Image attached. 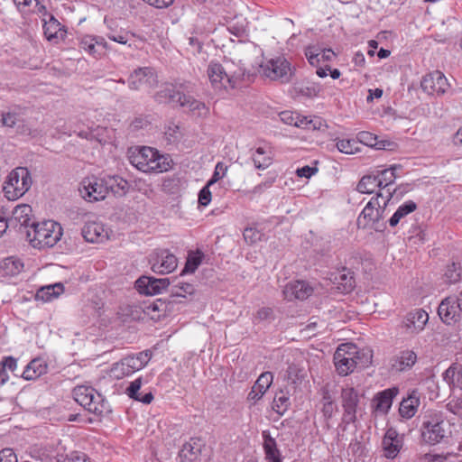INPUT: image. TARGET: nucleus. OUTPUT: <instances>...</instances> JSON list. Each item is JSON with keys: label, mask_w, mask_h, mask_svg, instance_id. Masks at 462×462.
Wrapping results in <instances>:
<instances>
[{"label": "nucleus", "mask_w": 462, "mask_h": 462, "mask_svg": "<svg viewBox=\"0 0 462 462\" xmlns=\"http://www.w3.org/2000/svg\"><path fill=\"white\" fill-rule=\"evenodd\" d=\"M429 316L428 313L421 310L418 309L414 311H411L407 314L405 319L403 321L404 327L411 333H419L424 328V326L428 322Z\"/></svg>", "instance_id": "5701e85b"}, {"label": "nucleus", "mask_w": 462, "mask_h": 462, "mask_svg": "<svg viewBox=\"0 0 462 462\" xmlns=\"http://www.w3.org/2000/svg\"><path fill=\"white\" fill-rule=\"evenodd\" d=\"M142 377L135 379L126 388L125 393L131 399L141 402L144 404H149L153 400V394L152 393V392H149L143 395L139 392L142 386Z\"/></svg>", "instance_id": "7c9ffc66"}, {"label": "nucleus", "mask_w": 462, "mask_h": 462, "mask_svg": "<svg viewBox=\"0 0 462 462\" xmlns=\"http://www.w3.org/2000/svg\"><path fill=\"white\" fill-rule=\"evenodd\" d=\"M337 281V287L343 293H348L356 286V281L353 273L344 270L335 278Z\"/></svg>", "instance_id": "4c0bfd02"}, {"label": "nucleus", "mask_w": 462, "mask_h": 462, "mask_svg": "<svg viewBox=\"0 0 462 462\" xmlns=\"http://www.w3.org/2000/svg\"><path fill=\"white\" fill-rule=\"evenodd\" d=\"M58 462H90L84 453L73 452L70 455L60 456Z\"/></svg>", "instance_id": "3c124183"}, {"label": "nucleus", "mask_w": 462, "mask_h": 462, "mask_svg": "<svg viewBox=\"0 0 462 462\" xmlns=\"http://www.w3.org/2000/svg\"><path fill=\"white\" fill-rule=\"evenodd\" d=\"M180 88H182V92L180 96L178 97L179 105L188 109L192 116L198 117H206L209 114V108L206 106V104L202 101H199L194 98L190 93L194 91L195 85L190 81H184L180 83Z\"/></svg>", "instance_id": "0eeeda50"}, {"label": "nucleus", "mask_w": 462, "mask_h": 462, "mask_svg": "<svg viewBox=\"0 0 462 462\" xmlns=\"http://www.w3.org/2000/svg\"><path fill=\"white\" fill-rule=\"evenodd\" d=\"M207 75L213 88L222 90L229 87L227 66L224 67L218 62L210 61L207 69Z\"/></svg>", "instance_id": "f3484780"}, {"label": "nucleus", "mask_w": 462, "mask_h": 462, "mask_svg": "<svg viewBox=\"0 0 462 462\" xmlns=\"http://www.w3.org/2000/svg\"><path fill=\"white\" fill-rule=\"evenodd\" d=\"M81 235L87 242L99 243L107 239V231L101 223L89 222L87 223L82 230Z\"/></svg>", "instance_id": "b1692460"}, {"label": "nucleus", "mask_w": 462, "mask_h": 462, "mask_svg": "<svg viewBox=\"0 0 462 462\" xmlns=\"http://www.w3.org/2000/svg\"><path fill=\"white\" fill-rule=\"evenodd\" d=\"M356 345L351 343L341 344L334 354V364L339 375L346 376L355 369V364L352 356H355Z\"/></svg>", "instance_id": "1a4fd4ad"}, {"label": "nucleus", "mask_w": 462, "mask_h": 462, "mask_svg": "<svg viewBox=\"0 0 462 462\" xmlns=\"http://www.w3.org/2000/svg\"><path fill=\"white\" fill-rule=\"evenodd\" d=\"M17 115L15 113H4L2 115L3 125L13 127L16 124Z\"/></svg>", "instance_id": "680f3d73"}, {"label": "nucleus", "mask_w": 462, "mask_h": 462, "mask_svg": "<svg viewBox=\"0 0 462 462\" xmlns=\"http://www.w3.org/2000/svg\"><path fill=\"white\" fill-rule=\"evenodd\" d=\"M32 185L30 172L26 168L19 167L12 171L5 182L4 191L9 200L22 197Z\"/></svg>", "instance_id": "39448f33"}, {"label": "nucleus", "mask_w": 462, "mask_h": 462, "mask_svg": "<svg viewBox=\"0 0 462 462\" xmlns=\"http://www.w3.org/2000/svg\"><path fill=\"white\" fill-rule=\"evenodd\" d=\"M29 244L38 249L53 247L61 238V226L53 220L35 222L32 228L25 231Z\"/></svg>", "instance_id": "f03ea898"}, {"label": "nucleus", "mask_w": 462, "mask_h": 462, "mask_svg": "<svg viewBox=\"0 0 462 462\" xmlns=\"http://www.w3.org/2000/svg\"><path fill=\"white\" fill-rule=\"evenodd\" d=\"M281 119L282 122H284L287 125H294L297 119V115L294 116L292 113L290 112H282L281 115Z\"/></svg>", "instance_id": "774afa93"}, {"label": "nucleus", "mask_w": 462, "mask_h": 462, "mask_svg": "<svg viewBox=\"0 0 462 462\" xmlns=\"http://www.w3.org/2000/svg\"><path fill=\"white\" fill-rule=\"evenodd\" d=\"M74 400L89 412L100 415L104 412L106 402L102 394L90 386L79 385L73 389Z\"/></svg>", "instance_id": "423d86ee"}, {"label": "nucleus", "mask_w": 462, "mask_h": 462, "mask_svg": "<svg viewBox=\"0 0 462 462\" xmlns=\"http://www.w3.org/2000/svg\"><path fill=\"white\" fill-rule=\"evenodd\" d=\"M262 68L267 78L272 80H280L282 83L290 82L293 75L291 63L284 57L271 59Z\"/></svg>", "instance_id": "6e6552de"}, {"label": "nucleus", "mask_w": 462, "mask_h": 462, "mask_svg": "<svg viewBox=\"0 0 462 462\" xmlns=\"http://www.w3.org/2000/svg\"><path fill=\"white\" fill-rule=\"evenodd\" d=\"M337 407L335 402L333 403H322V409L321 411L323 413V416L328 420L332 418L334 412L337 411Z\"/></svg>", "instance_id": "e2e57ef3"}, {"label": "nucleus", "mask_w": 462, "mask_h": 462, "mask_svg": "<svg viewBox=\"0 0 462 462\" xmlns=\"http://www.w3.org/2000/svg\"><path fill=\"white\" fill-rule=\"evenodd\" d=\"M358 141L365 145L374 147L376 149H384L385 144L383 141H378V138L375 134L363 131L358 134Z\"/></svg>", "instance_id": "37998d69"}, {"label": "nucleus", "mask_w": 462, "mask_h": 462, "mask_svg": "<svg viewBox=\"0 0 462 462\" xmlns=\"http://www.w3.org/2000/svg\"><path fill=\"white\" fill-rule=\"evenodd\" d=\"M203 254L200 252L190 253L188 255L183 273H194L201 263Z\"/></svg>", "instance_id": "a18cd8bd"}, {"label": "nucleus", "mask_w": 462, "mask_h": 462, "mask_svg": "<svg viewBox=\"0 0 462 462\" xmlns=\"http://www.w3.org/2000/svg\"><path fill=\"white\" fill-rule=\"evenodd\" d=\"M421 88L429 95L444 94L448 83L444 74L439 70L425 75L420 82Z\"/></svg>", "instance_id": "4468645a"}, {"label": "nucleus", "mask_w": 462, "mask_h": 462, "mask_svg": "<svg viewBox=\"0 0 462 462\" xmlns=\"http://www.w3.org/2000/svg\"><path fill=\"white\" fill-rule=\"evenodd\" d=\"M403 446V435L397 432L394 428H389L383 439L384 457L395 458Z\"/></svg>", "instance_id": "6ab92c4d"}, {"label": "nucleus", "mask_w": 462, "mask_h": 462, "mask_svg": "<svg viewBox=\"0 0 462 462\" xmlns=\"http://www.w3.org/2000/svg\"><path fill=\"white\" fill-rule=\"evenodd\" d=\"M165 136L168 142L175 143L181 137L180 128L173 122H170L165 128Z\"/></svg>", "instance_id": "09e8293b"}, {"label": "nucleus", "mask_w": 462, "mask_h": 462, "mask_svg": "<svg viewBox=\"0 0 462 462\" xmlns=\"http://www.w3.org/2000/svg\"><path fill=\"white\" fill-rule=\"evenodd\" d=\"M170 284V281L167 278H153L143 276L136 281V286L138 291L145 295H155L159 294L165 290Z\"/></svg>", "instance_id": "aec40b11"}, {"label": "nucleus", "mask_w": 462, "mask_h": 462, "mask_svg": "<svg viewBox=\"0 0 462 462\" xmlns=\"http://www.w3.org/2000/svg\"><path fill=\"white\" fill-rule=\"evenodd\" d=\"M129 162L143 172H164L171 169L172 160L152 147L143 146L129 151Z\"/></svg>", "instance_id": "f257e3e1"}, {"label": "nucleus", "mask_w": 462, "mask_h": 462, "mask_svg": "<svg viewBox=\"0 0 462 462\" xmlns=\"http://www.w3.org/2000/svg\"><path fill=\"white\" fill-rule=\"evenodd\" d=\"M400 168L401 165H393L389 169L381 171L380 173L376 176L381 182L379 188L383 190L389 189V186L392 185L396 179L395 171Z\"/></svg>", "instance_id": "a19ab883"}, {"label": "nucleus", "mask_w": 462, "mask_h": 462, "mask_svg": "<svg viewBox=\"0 0 462 462\" xmlns=\"http://www.w3.org/2000/svg\"><path fill=\"white\" fill-rule=\"evenodd\" d=\"M379 208L378 198H372L357 217L356 225L358 228H376V224L383 217V209Z\"/></svg>", "instance_id": "f8f14e48"}, {"label": "nucleus", "mask_w": 462, "mask_h": 462, "mask_svg": "<svg viewBox=\"0 0 462 462\" xmlns=\"http://www.w3.org/2000/svg\"><path fill=\"white\" fill-rule=\"evenodd\" d=\"M417 208V204L412 200H408L402 205H401L397 210L393 213V215L389 219V225L392 227L396 226L402 218H404L407 215L412 213Z\"/></svg>", "instance_id": "f704fd0d"}, {"label": "nucleus", "mask_w": 462, "mask_h": 462, "mask_svg": "<svg viewBox=\"0 0 462 462\" xmlns=\"http://www.w3.org/2000/svg\"><path fill=\"white\" fill-rule=\"evenodd\" d=\"M156 84L157 77L153 69L149 67L134 69L128 78V87L133 90H139L144 85L153 87Z\"/></svg>", "instance_id": "2eb2a0df"}, {"label": "nucleus", "mask_w": 462, "mask_h": 462, "mask_svg": "<svg viewBox=\"0 0 462 462\" xmlns=\"http://www.w3.org/2000/svg\"><path fill=\"white\" fill-rule=\"evenodd\" d=\"M443 379L449 384L457 385V364L452 365L443 373Z\"/></svg>", "instance_id": "864d4df0"}, {"label": "nucleus", "mask_w": 462, "mask_h": 462, "mask_svg": "<svg viewBox=\"0 0 462 462\" xmlns=\"http://www.w3.org/2000/svg\"><path fill=\"white\" fill-rule=\"evenodd\" d=\"M227 65V68H228V79H227V83H228V86L229 88H236V84L243 80L245 79V70L242 68H238L236 69H231V64L229 63H226Z\"/></svg>", "instance_id": "49530a36"}, {"label": "nucleus", "mask_w": 462, "mask_h": 462, "mask_svg": "<svg viewBox=\"0 0 462 462\" xmlns=\"http://www.w3.org/2000/svg\"><path fill=\"white\" fill-rule=\"evenodd\" d=\"M457 298L447 297L440 302L438 314L443 322L447 324L456 323L460 320L462 312Z\"/></svg>", "instance_id": "dca6fc26"}, {"label": "nucleus", "mask_w": 462, "mask_h": 462, "mask_svg": "<svg viewBox=\"0 0 462 462\" xmlns=\"http://www.w3.org/2000/svg\"><path fill=\"white\" fill-rule=\"evenodd\" d=\"M149 263L152 272L166 274L173 272L178 266L177 257L167 249L152 252L149 256Z\"/></svg>", "instance_id": "9b49d317"}, {"label": "nucleus", "mask_w": 462, "mask_h": 462, "mask_svg": "<svg viewBox=\"0 0 462 462\" xmlns=\"http://www.w3.org/2000/svg\"><path fill=\"white\" fill-rule=\"evenodd\" d=\"M11 227L9 218L6 217L5 211L0 209V237Z\"/></svg>", "instance_id": "0e129e2a"}, {"label": "nucleus", "mask_w": 462, "mask_h": 462, "mask_svg": "<svg viewBox=\"0 0 462 462\" xmlns=\"http://www.w3.org/2000/svg\"><path fill=\"white\" fill-rule=\"evenodd\" d=\"M79 48L94 57H98L105 53L106 42L103 38L85 35L79 40Z\"/></svg>", "instance_id": "393cba45"}, {"label": "nucleus", "mask_w": 462, "mask_h": 462, "mask_svg": "<svg viewBox=\"0 0 462 462\" xmlns=\"http://www.w3.org/2000/svg\"><path fill=\"white\" fill-rule=\"evenodd\" d=\"M397 393L395 389H386L378 393L372 401L375 411L386 413L392 406L393 400Z\"/></svg>", "instance_id": "bb28decb"}, {"label": "nucleus", "mask_w": 462, "mask_h": 462, "mask_svg": "<svg viewBox=\"0 0 462 462\" xmlns=\"http://www.w3.org/2000/svg\"><path fill=\"white\" fill-rule=\"evenodd\" d=\"M263 449L265 457L269 462H282L281 453L277 448L275 439L266 431L263 432Z\"/></svg>", "instance_id": "72a5a7b5"}, {"label": "nucleus", "mask_w": 462, "mask_h": 462, "mask_svg": "<svg viewBox=\"0 0 462 462\" xmlns=\"http://www.w3.org/2000/svg\"><path fill=\"white\" fill-rule=\"evenodd\" d=\"M378 177L374 175H365L358 182L356 190L364 194H371L380 186Z\"/></svg>", "instance_id": "e433bc0d"}, {"label": "nucleus", "mask_w": 462, "mask_h": 462, "mask_svg": "<svg viewBox=\"0 0 462 462\" xmlns=\"http://www.w3.org/2000/svg\"><path fill=\"white\" fill-rule=\"evenodd\" d=\"M320 91V88L319 86L311 85L308 87L300 88V93L302 96L308 97H317Z\"/></svg>", "instance_id": "052dcab7"}, {"label": "nucleus", "mask_w": 462, "mask_h": 462, "mask_svg": "<svg viewBox=\"0 0 462 462\" xmlns=\"http://www.w3.org/2000/svg\"><path fill=\"white\" fill-rule=\"evenodd\" d=\"M462 277V266L458 262H452L446 267L444 279L447 283H457Z\"/></svg>", "instance_id": "58836bf2"}, {"label": "nucleus", "mask_w": 462, "mask_h": 462, "mask_svg": "<svg viewBox=\"0 0 462 462\" xmlns=\"http://www.w3.org/2000/svg\"><path fill=\"white\" fill-rule=\"evenodd\" d=\"M49 16V20L43 23L44 35L48 41L57 42L64 38L66 30L53 15Z\"/></svg>", "instance_id": "cd10ccee"}, {"label": "nucleus", "mask_w": 462, "mask_h": 462, "mask_svg": "<svg viewBox=\"0 0 462 462\" xmlns=\"http://www.w3.org/2000/svg\"><path fill=\"white\" fill-rule=\"evenodd\" d=\"M151 356L152 353L149 350L139 352L136 355L127 356L115 365L113 371H120V374H116V376L130 375L144 367L150 361Z\"/></svg>", "instance_id": "9d476101"}, {"label": "nucleus", "mask_w": 462, "mask_h": 462, "mask_svg": "<svg viewBox=\"0 0 462 462\" xmlns=\"http://www.w3.org/2000/svg\"><path fill=\"white\" fill-rule=\"evenodd\" d=\"M0 365L3 366L5 370L9 369L10 371H14L17 367L16 359L13 356H7L3 359L0 363Z\"/></svg>", "instance_id": "69168bd1"}, {"label": "nucleus", "mask_w": 462, "mask_h": 462, "mask_svg": "<svg viewBox=\"0 0 462 462\" xmlns=\"http://www.w3.org/2000/svg\"><path fill=\"white\" fill-rule=\"evenodd\" d=\"M11 227H24L26 230L32 228L36 222L32 216V207L27 204L16 206L9 218Z\"/></svg>", "instance_id": "a211bd4d"}, {"label": "nucleus", "mask_w": 462, "mask_h": 462, "mask_svg": "<svg viewBox=\"0 0 462 462\" xmlns=\"http://www.w3.org/2000/svg\"><path fill=\"white\" fill-rule=\"evenodd\" d=\"M416 361L417 355L412 350H402L391 359V369L396 372H403L411 369Z\"/></svg>", "instance_id": "4be33fe9"}, {"label": "nucleus", "mask_w": 462, "mask_h": 462, "mask_svg": "<svg viewBox=\"0 0 462 462\" xmlns=\"http://www.w3.org/2000/svg\"><path fill=\"white\" fill-rule=\"evenodd\" d=\"M273 315V309H271L269 307H263L257 310L255 319L260 321H263V320L272 319Z\"/></svg>", "instance_id": "bf43d9fd"}, {"label": "nucleus", "mask_w": 462, "mask_h": 462, "mask_svg": "<svg viewBox=\"0 0 462 462\" xmlns=\"http://www.w3.org/2000/svg\"><path fill=\"white\" fill-rule=\"evenodd\" d=\"M287 374H288V378L293 383H296L298 381H301L306 375L305 370L303 368H300L297 365H289Z\"/></svg>", "instance_id": "8fccbe9b"}, {"label": "nucleus", "mask_w": 462, "mask_h": 462, "mask_svg": "<svg viewBox=\"0 0 462 462\" xmlns=\"http://www.w3.org/2000/svg\"><path fill=\"white\" fill-rule=\"evenodd\" d=\"M114 183H117L118 189L125 191L127 187V181L120 179L117 182L116 177H109L108 180L97 178L96 176H89L83 179L79 186V193L81 197L88 201H98L104 199L108 190L117 192L114 189Z\"/></svg>", "instance_id": "7ed1b4c3"}, {"label": "nucleus", "mask_w": 462, "mask_h": 462, "mask_svg": "<svg viewBox=\"0 0 462 462\" xmlns=\"http://www.w3.org/2000/svg\"><path fill=\"white\" fill-rule=\"evenodd\" d=\"M182 88L180 83L176 85H165L154 95V100L159 104L178 103Z\"/></svg>", "instance_id": "a878e982"}, {"label": "nucleus", "mask_w": 462, "mask_h": 462, "mask_svg": "<svg viewBox=\"0 0 462 462\" xmlns=\"http://www.w3.org/2000/svg\"><path fill=\"white\" fill-rule=\"evenodd\" d=\"M273 380V373L264 372L263 373L255 382L254 388L257 389L261 395H263L264 393L269 389Z\"/></svg>", "instance_id": "c03bdc74"}, {"label": "nucleus", "mask_w": 462, "mask_h": 462, "mask_svg": "<svg viewBox=\"0 0 462 462\" xmlns=\"http://www.w3.org/2000/svg\"><path fill=\"white\" fill-rule=\"evenodd\" d=\"M450 425L442 413L431 411L424 417L421 427L422 440L430 445L441 442L450 435Z\"/></svg>", "instance_id": "20e7f679"}, {"label": "nucleus", "mask_w": 462, "mask_h": 462, "mask_svg": "<svg viewBox=\"0 0 462 462\" xmlns=\"http://www.w3.org/2000/svg\"><path fill=\"white\" fill-rule=\"evenodd\" d=\"M317 171V168L304 166L296 171V173L299 177L310 178Z\"/></svg>", "instance_id": "338daca9"}, {"label": "nucleus", "mask_w": 462, "mask_h": 462, "mask_svg": "<svg viewBox=\"0 0 462 462\" xmlns=\"http://www.w3.org/2000/svg\"><path fill=\"white\" fill-rule=\"evenodd\" d=\"M291 406V401L288 392L280 390L276 393L273 402V410L279 415H283Z\"/></svg>", "instance_id": "c9c22d12"}, {"label": "nucleus", "mask_w": 462, "mask_h": 462, "mask_svg": "<svg viewBox=\"0 0 462 462\" xmlns=\"http://www.w3.org/2000/svg\"><path fill=\"white\" fill-rule=\"evenodd\" d=\"M227 170V167L224 165L223 162H217L215 171L213 173L212 178L208 181V185H213L217 180H219L221 178L224 177Z\"/></svg>", "instance_id": "6e6d98bb"}, {"label": "nucleus", "mask_w": 462, "mask_h": 462, "mask_svg": "<svg viewBox=\"0 0 462 462\" xmlns=\"http://www.w3.org/2000/svg\"><path fill=\"white\" fill-rule=\"evenodd\" d=\"M419 405V393L417 391H412L411 393L406 399H403L400 404L399 411L401 416L408 419L413 417Z\"/></svg>", "instance_id": "c756f323"}, {"label": "nucleus", "mask_w": 462, "mask_h": 462, "mask_svg": "<svg viewBox=\"0 0 462 462\" xmlns=\"http://www.w3.org/2000/svg\"><path fill=\"white\" fill-rule=\"evenodd\" d=\"M356 352L355 356H352L356 368H365L372 363L373 351L370 348L359 349L356 346Z\"/></svg>", "instance_id": "ea45409f"}, {"label": "nucleus", "mask_w": 462, "mask_h": 462, "mask_svg": "<svg viewBox=\"0 0 462 462\" xmlns=\"http://www.w3.org/2000/svg\"><path fill=\"white\" fill-rule=\"evenodd\" d=\"M261 233L253 227H246L244 230L243 236L246 243L254 244L261 239Z\"/></svg>", "instance_id": "5fc2aeb1"}, {"label": "nucleus", "mask_w": 462, "mask_h": 462, "mask_svg": "<svg viewBox=\"0 0 462 462\" xmlns=\"http://www.w3.org/2000/svg\"><path fill=\"white\" fill-rule=\"evenodd\" d=\"M24 264L23 261L15 256H10L3 260L1 270L4 276L14 277L23 271Z\"/></svg>", "instance_id": "473e14b6"}, {"label": "nucleus", "mask_w": 462, "mask_h": 462, "mask_svg": "<svg viewBox=\"0 0 462 462\" xmlns=\"http://www.w3.org/2000/svg\"><path fill=\"white\" fill-rule=\"evenodd\" d=\"M209 186L210 185H208V182L207 185L203 187L199 193V203L201 206L206 207L211 201V192L209 190Z\"/></svg>", "instance_id": "4d7b16f0"}, {"label": "nucleus", "mask_w": 462, "mask_h": 462, "mask_svg": "<svg viewBox=\"0 0 462 462\" xmlns=\"http://www.w3.org/2000/svg\"><path fill=\"white\" fill-rule=\"evenodd\" d=\"M48 365L42 358L32 359L23 372V378L25 380H35L47 373Z\"/></svg>", "instance_id": "c85d7f7f"}, {"label": "nucleus", "mask_w": 462, "mask_h": 462, "mask_svg": "<svg viewBox=\"0 0 462 462\" xmlns=\"http://www.w3.org/2000/svg\"><path fill=\"white\" fill-rule=\"evenodd\" d=\"M395 190L391 191L390 189H387L385 190L380 191L376 194L374 198H378L380 209H383V212H384L389 201L392 199L393 193Z\"/></svg>", "instance_id": "603ef678"}, {"label": "nucleus", "mask_w": 462, "mask_h": 462, "mask_svg": "<svg viewBox=\"0 0 462 462\" xmlns=\"http://www.w3.org/2000/svg\"><path fill=\"white\" fill-rule=\"evenodd\" d=\"M337 148L346 154H353L358 151L357 142L354 139H343L337 142Z\"/></svg>", "instance_id": "de8ad7c7"}, {"label": "nucleus", "mask_w": 462, "mask_h": 462, "mask_svg": "<svg viewBox=\"0 0 462 462\" xmlns=\"http://www.w3.org/2000/svg\"><path fill=\"white\" fill-rule=\"evenodd\" d=\"M256 169L264 170L272 164V157L263 147H258L252 155Z\"/></svg>", "instance_id": "79ce46f5"}, {"label": "nucleus", "mask_w": 462, "mask_h": 462, "mask_svg": "<svg viewBox=\"0 0 462 462\" xmlns=\"http://www.w3.org/2000/svg\"><path fill=\"white\" fill-rule=\"evenodd\" d=\"M63 291V284L57 282L40 288L35 294V299L43 302L51 301L59 297Z\"/></svg>", "instance_id": "2f4dec72"}, {"label": "nucleus", "mask_w": 462, "mask_h": 462, "mask_svg": "<svg viewBox=\"0 0 462 462\" xmlns=\"http://www.w3.org/2000/svg\"><path fill=\"white\" fill-rule=\"evenodd\" d=\"M313 292V289L304 281H293L287 283L282 291L287 300H305Z\"/></svg>", "instance_id": "412c9836"}, {"label": "nucleus", "mask_w": 462, "mask_h": 462, "mask_svg": "<svg viewBox=\"0 0 462 462\" xmlns=\"http://www.w3.org/2000/svg\"><path fill=\"white\" fill-rule=\"evenodd\" d=\"M359 394L353 387H346L341 391V402L344 409L342 420L346 424L356 420V409L359 403Z\"/></svg>", "instance_id": "ddd939ff"}, {"label": "nucleus", "mask_w": 462, "mask_h": 462, "mask_svg": "<svg viewBox=\"0 0 462 462\" xmlns=\"http://www.w3.org/2000/svg\"><path fill=\"white\" fill-rule=\"evenodd\" d=\"M0 462H18L17 456L12 448L0 450Z\"/></svg>", "instance_id": "13d9d810"}]
</instances>
